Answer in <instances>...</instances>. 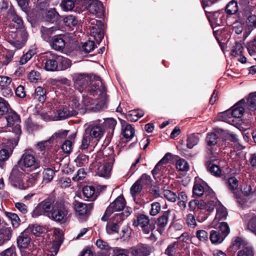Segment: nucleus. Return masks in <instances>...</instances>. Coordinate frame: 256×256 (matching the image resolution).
<instances>
[{
  "label": "nucleus",
  "instance_id": "1",
  "mask_svg": "<svg viewBox=\"0 0 256 256\" xmlns=\"http://www.w3.org/2000/svg\"><path fill=\"white\" fill-rule=\"evenodd\" d=\"M8 16L12 20L11 29H16V30H12L9 33L8 42L16 48H21L26 42L28 36L23 20L12 9L8 10Z\"/></svg>",
  "mask_w": 256,
  "mask_h": 256
},
{
  "label": "nucleus",
  "instance_id": "2",
  "mask_svg": "<svg viewBox=\"0 0 256 256\" xmlns=\"http://www.w3.org/2000/svg\"><path fill=\"white\" fill-rule=\"evenodd\" d=\"M18 166L24 172H32L40 167L39 163L30 150H26L18 162Z\"/></svg>",
  "mask_w": 256,
  "mask_h": 256
},
{
  "label": "nucleus",
  "instance_id": "3",
  "mask_svg": "<svg viewBox=\"0 0 256 256\" xmlns=\"http://www.w3.org/2000/svg\"><path fill=\"white\" fill-rule=\"evenodd\" d=\"M73 207L76 218L79 220L83 222L87 220L90 216L94 208V204L92 203L84 204L76 200L73 202Z\"/></svg>",
  "mask_w": 256,
  "mask_h": 256
},
{
  "label": "nucleus",
  "instance_id": "4",
  "mask_svg": "<svg viewBox=\"0 0 256 256\" xmlns=\"http://www.w3.org/2000/svg\"><path fill=\"white\" fill-rule=\"evenodd\" d=\"M132 226L140 228L146 234H149L154 228L152 224L150 223L149 217L144 214H138L132 221Z\"/></svg>",
  "mask_w": 256,
  "mask_h": 256
},
{
  "label": "nucleus",
  "instance_id": "5",
  "mask_svg": "<svg viewBox=\"0 0 256 256\" xmlns=\"http://www.w3.org/2000/svg\"><path fill=\"white\" fill-rule=\"evenodd\" d=\"M126 200L122 196H118L112 202L110 203L101 218L102 220L106 222L108 218L114 212L124 210L126 206Z\"/></svg>",
  "mask_w": 256,
  "mask_h": 256
},
{
  "label": "nucleus",
  "instance_id": "6",
  "mask_svg": "<svg viewBox=\"0 0 256 256\" xmlns=\"http://www.w3.org/2000/svg\"><path fill=\"white\" fill-rule=\"evenodd\" d=\"M85 132L92 138L99 140L103 136L105 129L100 120H98L90 123L86 128Z\"/></svg>",
  "mask_w": 256,
  "mask_h": 256
},
{
  "label": "nucleus",
  "instance_id": "7",
  "mask_svg": "<svg viewBox=\"0 0 256 256\" xmlns=\"http://www.w3.org/2000/svg\"><path fill=\"white\" fill-rule=\"evenodd\" d=\"M68 212V209L65 204H58L56 208L51 212V218L56 222L64 223L66 220Z\"/></svg>",
  "mask_w": 256,
  "mask_h": 256
},
{
  "label": "nucleus",
  "instance_id": "8",
  "mask_svg": "<svg viewBox=\"0 0 256 256\" xmlns=\"http://www.w3.org/2000/svg\"><path fill=\"white\" fill-rule=\"evenodd\" d=\"M8 126L12 128V131L17 136L21 134L20 120L19 116L14 112L10 111L5 118Z\"/></svg>",
  "mask_w": 256,
  "mask_h": 256
},
{
  "label": "nucleus",
  "instance_id": "9",
  "mask_svg": "<svg viewBox=\"0 0 256 256\" xmlns=\"http://www.w3.org/2000/svg\"><path fill=\"white\" fill-rule=\"evenodd\" d=\"M90 22L93 25L90 26V34L94 38V40L100 44L104 38V26L101 21L94 19H92Z\"/></svg>",
  "mask_w": 256,
  "mask_h": 256
},
{
  "label": "nucleus",
  "instance_id": "10",
  "mask_svg": "<svg viewBox=\"0 0 256 256\" xmlns=\"http://www.w3.org/2000/svg\"><path fill=\"white\" fill-rule=\"evenodd\" d=\"M130 214L129 211L122 212L120 214H116L114 218L116 220L115 222H108L106 226L107 232L109 234H112L114 232H118L119 230L118 222L124 220V217H127Z\"/></svg>",
  "mask_w": 256,
  "mask_h": 256
},
{
  "label": "nucleus",
  "instance_id": "11",
  "mask_svg": "<svg viewBox=\"0 0 256 256\" xmlns=\"http://www.w3.org/2000/svg\"><path fill=\"white\" fill-rule=\"evenodd\" d=\"M72 80L74 83V86L82 92L86 87L90 77L84 74H74L72 75Z\"/></svg>",
  "mask_w": 256,
  "mask_h": 256
},
{
  "label": "nucleus",
  "instance_id": "12",
  "mask_svg": "<svg viewBox=\"0 0 256 256\" xmlns=\"http://www.w3.org/2000/svg\"><path fill=\"white\" fill-rule=\"evenodd\" d=\"M20 169L19 166H14L10 172L9 180L14 186L21 189L20 185L22 184V180L24 174Z\"/></svg>",
  "mask_w": 256,
  "mask_h": 256
},
{
  "label": "nucleus",
  "instance_id": "13",
  "mask_svg": "<svg viewBox=\"0 0 256 256\" xmlns=\"http://www.w3.org/2000/svg\"><path fill=\"white\" fill-rule=\"evenodd\" d=\"M58 55L49 52L46 53L44 68L48 71H56L58 70Z\"/></svg>",
  "mask_w": 256,
  "mask_h": 256
},
{
  "label": "nucleus",
  "instance_id": "14",
  "mask_svg": "<svg viewBox=\"0 0 256 256\" xmlns=\"http://www.w3.org/2000/svg\"><path fill=\"white\" fill-rule=\"evenodd\" d=\"M154 248L152 247L140 245L133 248L130 250L131 256H148L154 252Z\"/></svg>",
  "mask_w": 256,
  "mask_h": 256
},
{
  "label": "nucleus",
  "instance_id": "15",
  "mask_svg": "<svg viewBox=\"0 0 256 256\" xmlns=\"http://www.w3.org/2000/svg\"><path fill=\"white\" fill-rule=\"evenodd\" d=\"M88 8L90 14L100 16L103 14L102 4L98 0H92L89 2Z\"/></svg>",
  "mask_w": 256,
  "mask_h": 256
},
{
  "label": "nucleus",
  "instance_id": "16",
  "mask_svg": "<svg viewBox=\"0 0 256 256\" xmlns=\"http://www.w3.org/2000/svg\"><path fill=\"white\" fill-rule=\"evenodd\" d=\"M30 235L24 230L17 238L16 242L18 248L20 249L27 248L30 244Z\"/></svg>",
  "mask_w": 256,
  "mask_h": 256
},
{
  "label": "nucleus",
  "instance_id": "17",
  "mask_svg": "<svg viewBox=\"0 0 256 256\" xmlns=\"http://www.w3.org/2000/svg\"><path fill=\"white\" fill-rule=\"evenodd\" d=\"M170 211L169 210L164 212L158 219L156 222L158 227V230L161 233L166 226L168 222Z\"/></svg>",
  "mask_w": 256,
  "mask_h": 256
},
{
  "label": "nucleus",
  "instance_id": "18",
  "mask_svg": "<svg viewBox=\"0 0 256 256\" xmlns=\"http://www.w3.org/2000/svg\"><path fill=\"white\" fill-rule=\"evenodd\" d=\"M12 230L10 227L2 226L0 228V244L9 241L12 236Z\"/></svg>",
  "mask_w": 256,
  "mask_h": 256
},
{
  "label": "nucleus",
  "instance_id": "19",
  "mask_svg": "<svg viewBox=\"0 0 256 256\" xmlns=\"http://www.w3.org/2000/svg\"><path fill=\"white\" fill-rule=\"evenodd\" d=\"M245 101L244 100H242L238 103L233 106L231 111H227L226 114L230 113L232 116L234 118H240L242 116L244 112V108L240 106L242 104H244Z\"/></svg>",
  "mask_w": 256,
  "mask_h": 256
},
{
  "label": "nucleus",
  "instance_id": "20",
  "mask_svg": "<svg viewBox=\"0 0 256 256\" xmlns=\"http://www.w3.org/2000/svg\"><path fill=\"white\" fill-rule=\"evenodd\" d=\"M66 42L64 36L58 35L54 36L52 39L51 46L52 48L56 50H61L65 46Z\"/></svg>",
  "mask_w": 256,
  "mask_h": 256
},
{
  "label": "nucleus",
  "instance_id": "21",
  "mask_svg": "<svg viewBox=\"0 0 256 256\" xmlns=\"http://www.w3.org/2000/svg\"><path fill=\"white\" fill-rule=\"evenodd\" d=\"M32 97L36 102L43 103L46 100V90L43 88L38 86L35 89L34 92L32 94Z\"/></svg>",
  "mask_w": 256,
  "mask_h": 256
},
{
  "label": "nucleus",
  "instance_id": "22",
  "mask_svg": "<svg viewBox=\"0 0 256 256\" xmlns=\"http://www.w3.org/2000/svg\"><path fill=\"white\" fill-rule=\"evenodd\" d=\"M57 28L56 27L46 28L44 26L40 27V32L43 39L46 42L51 41V37L53 34L56 31Z\"/></svg>",
  "mask_w": 256,
  "mask_h": 256
},
{
  "label": "nucleus",
  "instance_id": "23",
  "mask_svg": "<svg viewBox=\"0 0 256 256\" xmlns=\"http://www.w3.org/2000/svg\"><path fill=\"white\" fill-rule=\"evenodd\" d=\"M54 198L52 196H49L47 198L42 201L38 204L46 214L52 212L51 208L54 202Z\"/></svg>",
  "mask_w": 256,
  "mask_h": 256
},
{
  "label": "nucleus",
  "instance_id": "24",
  "mask_svg": "<svg viewBox=\"0 0 256 256\" xmlns=\"http://www.w3.org/2000/svg\"><path fill=\"white\" fill-rule=\"evenodd\" d=\"M58 116L60 119H64L70 116H76L78 112L76 110H70V108H64L58 111Z\"/></svg>",
  "mask_w": 256,
  "mask_h": 256
},
{
  "label": "nucleus",
  "instance_id": "25",
  "mask_svg": "<svg viewBox=\"0 0 256 256\" xmlns=\"http://www.w3.org/2000/svg\"><path fill=\"white\" fill-rule=\"evenodd\" d=\"M225 238L226 237L218 231L213 230L210 232V238L213 244H220L224 241Z\"/></svg>",
  "mask_w": 256,
  "mask_h": 256
},
{
  "label": "nucleus",
  "instance_id": "26",
  "mask_svg": "<svg viewBox=\"0 0 256 256\" xmlns=\"http://www.w3.org/2000/svg\"><path fill=\"white\" fill-rule=\"evenodd\" d=\"M144 115V112L140 110H130L126 115V119L130 122H136Z\"/></svg>",
  "mask_w": 256,
  "mask_h": 256
},
{
  "label": "nucleus",
  "instance_id": "27",
  "mask_svg": "<svg viewBox=\"0 0 256 256\" xmlns=\"http://www.w3.org/2000/svg\"><path fill=\"white\" fill-rule=\"evenodd\" d=\"M207 170L212 175L219 176L221 174V169L216 164H212L211 162L208 161L206 162Z\"/></svg>",
  "mask_w": 256,
  "mask_h": 256
},
{
  "label": "nucleus",
  "instance_id": "28",
  "mask_svg": "<svg viewBox=\"0 0 256 256\" xmlns=\"http://www.w3.org/2000/svg\"><path fill=\"white\" fill-rule=\"evenodd\" d=\"M62 243V240H60V242L54 241L52 243L49 244L48 248V253L47 256H56L59 250Z\"/></svg>",
  "mask_w": 256,
  "mask_h": 256
},
{
  "label": "nucleus",
  "instance_id": "29",
  "mask_svg": "<svg viewBox=\"0 0 256 256\" xmlns=\"http://www.w3.org/2000/svg\"><path fill=\"white\" fill-rule=\"evenodd\" d=\"M238 10V2L236 0H232L226 5L225 8V12L226 14L232 15L235 14Z\"/></svg>",
  "mask_w": 256,
  "mask_h": 256
},
{
  "label": "nucleus",
  "instance_id": "30",
  "mask_svg": "<svg viewBox=\"0 0 256 256\" xmlns=\"http://www.w3.org/2000/svg\"><path fill=\"white\" fill-rule=\"evenodd\" d=\"M122 134L124 137L126 139L130 140L134 136V129L130 124H126L125 126H122Z\"/></svg>",
  "mask_w": 256,
  "mask_h": 256
},
{
  "label": "nucleus",
  "instance_id": "31",
  "mask_svg": "<svg viewBox=\"0 0 256 256\" xmlns=\"http://www.w3.org/2000/svg\"><path fill=\"white\" fill-rule=\"evenodd\" d=\"M38 173H34L30 175L26 179L25 183H22V184L20 185L21 186V189L25 190L29 187L32 186L37 180V176Z\"/></svg>",
  "mask_w": 256,
  "mask_h": 256
},
{
  "label": "nucleus",
  "instance_id": "32",
  "mask_svg": "<svg viewBox=\"0 0 256 256\" xmlns=\"http://www.w3.org/2000/svg\"><path fill=\"white\" fill-rule=\"evenodd\" d=\"M4 214L10 220L14 228H17L20 226V220L16 214L8 212H6Z\"/></svg>",
  "mask_w": 256,
  "mask_h": 256
},
{
  "label": "nucleus",
  "instance_id": "33",
  "mask_svg": "<svg viewBox=\"0 0 256 256\" xmlns=\"http://www.w3.org/2000/svg\"><path fill=\"white\" fill-rule=\"evenodd\" d=\"M111 169L112 166L108 164L101 165L98 169V174L100 176L108 177L110 176Z\"/></svg>",
  "mask_w": 256,
  "mask_h": 256
},
{
  "label": "nucleus",
  "instance_id": "34",
  "mask_svg": "<svg viewBox=\"0 0 256 256\" xmlns=\"http://www.w3.org/2000/svg\"><path fill=\"white\" fill-rule=\"evenodd\" d=\"M244 47L240 42H236L232 46L231 50V55L234 57L238 56L242 53Z\"/></svg>",
  "mask_w": 256,
  "mask_h": 256
},
{
  "label": "nucleus",
  "instance_id": "35",
  "mask_svg": "<svg viewBox=\"0 0 256 256\" xmlns=\"http://www.w3.org/2000/svg\"><path fill=\"white\" fill-rule=\"evenodd\" d=\"M227 214L228 212L226 210V208L223 206H222L218 203L216 208V214L215 218L216 220H220L222 219H225L226 218Z\"/></svg>",
  "mask_w": 256,
  "mask_h": 256
},
{
  "label": "nucleus",
  "instance_id": "36",
  "mask_svg": "<svg viewBox=\"0 0 256 256\" xmlns=\"http://www.w3.org/2000/svg\"><path fill=\"white\" fill-rule=\"evenodd\" d=\"M77 0H62L60 6L64 11L72 10L74 8Z\"/></svg>",
  "mask_w": 256,
  "mask_h": 256
},
{
  "label": "nucleus",
  "instance_id": "37",
  "mask_svg": "<svg viewBox=\"0 0 256 256\" xmlns=\"http://www.w3.org/2000/svg\"><path fill=\"white\" fill-rule=\"evenodd\" d=\"M227 186L229 190L236 193L238 190V181L235 177H231L226 182Z\"/></svg>",
  "mask_w": 256,
  "mask_h": 256
},
{
  "label": "nucleus",
  "instance_id": "38",
  "mask_svg": "<svg viewBox=\"0 0 256 256\" xmlns=\"http://www.w3.org/2000/svg\"><path fill=\"white\" fill-rule=\"evenodd\" d=\"M96 244L98 248L104 251L106 253H108L112 249L108 242L102 239L97 240Z\"/></svg>",
  "mask_w": 256,
  "mask_h": 256
},
{
  "label": "nucleus",
  "instance_id": "39",
  "mask_svg": "<svg viewBox=\"0 0 256 256\" xmlns=\"http://www.w3.org/2000/svg\"><path fill=\"white\" fill-rule=\"evenodd\" d=\"M192 192L194 197H200L202 196L204 193H206V191L204 186L200 184H194Z\"/></svg>",
  "mask_w": 256,
  "mask_h": 256
},
{
  "label": "nucleus",
  "instance_id": "40",
  "mask_svg": "<svg viewBox=\"0 0 256 256\" xmlns=\"http://www.w3.org/2000/svg\"><path fill=\"white\" fill-rule=\"evenodd\" d=\"M176 168L180 171L188 172L190 169L188 162L184 159L180 158L176 162Z\"/></svg>",
  "mask_w": 256,
  "mask_h": 256
},
{
  "label": "nucleus",
  "instance_id": "41",
  "mask_svg": "<svg viewBox=\"0 0 256 256\" xmlns=\"http://www.w3.org/2000/svg\"><path fill=\"white\" fill-rule=\"evenodd\" d=\"M58 63L61 65L60 70H66L70 66L72 63L70 59L58 55Z\"/></svg>",
  "mask_w": 256,
  "mask_h": 256
},
{
  "label": "nucleus",
  "instance_id": "42",
  "mask_svg": "<svg viewBox=\"0 0 256 256\" xmlns=\"http://www.w3.org/2000/svg\"><path fill=\"white\" fill-rule=\"evenodd\" d=\"M254 253L252 248L249 246H243L240 250L236 256H254Z\"/></svg>",
  "mask_w": 256,
  "mask_h": 256
},
{
  "label": "nucleus",
  "instance_id": "43",
  "mask_svg": "<svg viewBox=\"0 0 256 256\" xmlns=\"http://www.w3.org/2000/svg\"><path fill=\"white\" fill-rule=\"evenodd\" d=\"M30 235V234L38 236L42 233V226L37 225L30 226L25 230Z\"/></svg>",
  "mask_w": 256,
  "mask_h": 256
},
{
  "label": "nucleus",
  "instance_id": "44",
  "mask_svg": "<svg viewBox=\"0 0 256 256\" xmlns=\"http://www.w3.org/2000/svg\"><path fill=\"white\" fill-rule=\"evenodd\" d=\"M64 22L66 26L71 28L76 26L78 20L76 16L69 15L64 18Z\"/></svg>",
  "mask_w": 256,
  "mask_h": 256
},
{
  "label": "nucleus",
  "instance_id": "45",
  "mask_svg": "<svg viewBox=\"0 0 256 256\" xmlns=\"http://www.w3.org/2000/svg\"><path fill=\"white\" fill-rule=\"evenodd\" d=\"M198 137L194 134H192L188 136L186 146L188 148H192L198 144Z\"/></svg>",
  "mask_w": 256,
  "mask_h": 256
},
{
  "label": "nucleus",
  "instance_id": "46",
  "mask_svg": "<svg viewBox=\"0 0 256 256\" xmlns=\"http://www.w3.org/2000/svg\"><path fill=\"white\" fill-rule=\"evenodd\" d=\"M143 188L142 184L136 180L130 188V194L132 197L134 198L136 196L142 191Z\"/></svg>",
  "mask_w": 256,
  "mask_h": 256
},
{
  "label": "nucleus",
  "instance_id": "47",
  "mask_svg": "<svg viewBox=\"0 0 256 256\" xmlns=\"http://www.w3.org/2000/svg\"><path fill=\"white\" fill-rule=\"evenodd\" d=\"M10 105L3 98L0 97V116H4L10 112Z\"/></svg>",
  "mask_w": 256,
  "mask_h": 256
},
{
  "label": "nucleus",
  "instance_id": "48",
  "mask_svg": "<svg viewBox=\"0 0 256 256\" xmlns=\"http://www.w3.org/2000/svg\"><path fill=\"white\" fill-rule=\"evenodd\" d=\"M82 192L85 197L94 198L95 189L94 186H86L83 188Z\"/></svg>",
  "mask_w": 256,
  "mask_h": 256
},
{
  "label": "nucleus",
  "instance_id": "49",
  "mask_svg": "<svg viewBox=\"0 0 256 256\" xmlns=\"http://www.w3.org/2000/svg\"><path fill=\"white\" fill-rule=\"evenodd\" d=\"M178 248V242H174L170 244L166 250L165 254L168 256H175Z\"/></svg>",
  "mask_w": 256,
  "mask_h": 256
},
{
  "label": "nucleus",
  "instance_id": "50",
  "mask_svg": "<svg viewBox=\"0 0 256 256\" xmlns=\"http://www.w3.org/2000/svg\"><path fill=\"white\" fill-rule=\"evenodd\" d=\"M51 142L50 138L47 140L40 142L37 144L36 147L41 152L48 150L50 146Z\"/></svg>",
  "mask_w": 256,
  "mask_h": 256
},
{
  "label": "nucleus",
  "instance_id": "51",
  "mask_svg": "<svg viewBox=\"0 0 256 256\" xmlns=\"http://www.w3.org/2000/svg\"><path fill=\"white\" fill-rule=\"evenodd\" d=\"M248 245L240 238L237 237L232 242V247L235 249H242L243 246H248Z\"/></svg>",
  "mask_w": 256,
  "mask_h": 256
},
{
  "label": "nucleus",
  "instance_id": "52",
  "mask_svg": "<svg viewBox=\"0 0 256 256\" xmlns=\"http://www.w3.org/2000/svg\"><path fill=\"white\" fill-rule=\"evenodd\" d=\"M247 49L249 54L252 56L256 54V36L247 44Z\"/></svg>",
  "mask_w": 256,
  "mask_h": 256
},
{
  "label": "nucleus",
  "instance_id": "53",
  "mask_svg": "<svg viewBox=\"0 0 256 256\" xmlns=\"http://www.w3.org/2000/svg\"><path fill=\"white\" fill-rule=\"evenodd\" d=\"M138 181L142 184L143 187L151 185L152 182L150 176L146 174H143Z\"/></svg>",
  "mask_w": 256,
  "mask_h": 256
},
{
  "label": "nucleus",
  "instance_id": "54",
  "mask_svg": "<svg viewBox=\"0 0 256 256\" xmlns=\"http://www.w3.org/2000/svg\"><path fill=\"white\" fill-rule=\"evenodd\" d=\"M218 136L216 134L211 132L207 134L206 142L208 145L211 146H214L217 143Z\"/></svg>",
  "mask_w": 256,
  "mask_h": 256
},
{
  "label": "nucleus",
  "instance_id": "55",
  "mask_svg": "<svg viewBox=\"0 0 256 256\" xmlns=\"http://www.w3.org/2000/svg\"><path fill=\"white\" fill-rule=\"evenodd\" d=\"M58 16L59 14L55 8H50L46 14V19L50 20H54Z\"/></svg>",
  "mask_w": 256,
  "mask_h": 256
},
{
  "label": "nucleus",
  "instance_id": "56",
  "mask_svg": "<svg viewBox=\"0 0 256 256\" xmlns=\"http://www.w3.org/2000/svg\"><path fill=\"white\" fill-rule=\"evenodd\" d=\"M54 174V172L52 169L46 168L43 172L44 180L47 182H50L52 180Z\"/></svg>",
  "mask_w": 256,
  "mask_h": 256
},
{
  "label": "nucleus",
  "instance_id": "57",
  "mask_svg": "<svg viewBox=\"0 0 256 256\" xmlns=\"http://www.w3.org/2000/svg\"><path fill=\"white\" fill-rule=\"evenodd\" d=\"M18 143V140L16 139H10L7 140L5 143V146L6 150L10 153H12L13 150L14 148L16 146Z\"/></svg>",
  "mask_w": 256,
  "mask_h": 256
},
{
  "label": "nucleus",
  "instance_id": "58",
  "mask_svg": "<svg viewBox=\"0 0 256 256\" xmlns=\"http://www.w3.org/2000/svg\"><path fill=\"white\" fill-rule=\"evenodd\" d=\"M246 230L256 236V216L249 220L246 226Z\"/></svg>",
  "mask_w": 256,
  "mask_h": 256
},
{
  "label": "nucleus",
  "instance_id": "59",
  "mask_svg": "<svg viewBox=\"0 0 256 256\" xmlns=\"http://www.w3.org/2000/svg\"><path fill=\"white\" fill-rule=\"evenodd\" d=\"M102 124L104 128H106L113 131L116 126V122L114 118H110L104 120V122Z\"/></svg>",
  "mask_w": 256,
  "mask_h": 256
},
{
  "label": "nucleus",
  "instance_id": "60",
  "mask_svg": "<svg viewBox=\"0 0 256 256\" xmlns=\"http://www.w3.org/2000/svg\"><path fill=\"white\" fill-rule=\"evenodd\" d=\"M218 228L220 230L221 232V234L226 238L230 232V227L226 222L220 223Z\"/></svg>",
  "mask_w": 256,
  "mask_h": 256
},
{
  "label": "nucleus",
  "instance_id": "61",
  "mask_svg": "<svg viewBox=\"0 0 256 256\" xmlns=\"http://www.w3.org/2000/svg\"><path fill=\"white\" fill-rule=\"evenodd\" d=\"M14 51L12 50H8L4 56V59L2 63V66L8 65L13 59Z\"/></svg>",
  "mask_w": 256,
  "mask_h": 256
},
{
  "label": "nucleus",
  "instance_id": "62",
  "mask_svg": "<svg viewBox=\"0 0 256 256\" xmlns=\"http://www.w3.org/2000/svg\"><path fill=\"white\" fill-rule=\"evenodd\" d=\"M16 256V248L14 246H12L2 251L0 253V256Z\"/></svg>",
  "mask_w": 256,
  "mask_h": 256
},
{
  "label": "nucleus",
  "instance_id": "63",
  "mask_svg": "<svg viewBox=\"0 0 256 256\" xmlns=\"http://www.w3.org/2000/svg\"><path fill=\"white\" fill-rule=\"evenodd\" d=\"M28 78L30 82H36L40 78V74L36 70H32L28 75Z\"/></svg>",
  "mask_w": 256,
  "mask_h": 256
},
{
  "label": "nucleus",
  "instance_id": "64",
  "mask_svg": "<svg viewBox=\"0 0 256 256\" xmlns=\"http://www.w3.org/2000/svg\"><path fill=\"white\" fill-rule=\"evenodd\" d=\"M196 237L202 242H206L208 238V234L204 230H197L196 233Z\"/></svg>",
  "mask_w": 256,
  "mask_h": 256
}]
</instances>
